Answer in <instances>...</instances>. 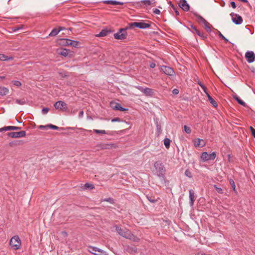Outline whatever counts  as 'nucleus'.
Returning a JSON list of instances; mask_svg holds the SVG:
<instances>
[{
	"label": "nucleus",
	"mask_w": 255,
	"mask_h": 255,
	"mask_svg": "<svg viewBox=\"0 0 255 255\" xmlns=\"http://www.w3.org/2000/svg\"><path fill=\"white\" fill-rule=\"evenodd\" d=\"M5 76H0V80H3L5 79Z\"/></svg>",
	"instance_id": "obj_61"
},
{
	"label": "nucleus",
	"mask_w": 255,
	"mask_h": 255,
	"mask_svg": "<svg viewBox=\"0 0 255 255\" xmlns=\"http://www.w3.org/2000/svg\"><path fill=\"white\" fill-rule=\"evenodd\" d=\"M116 230L119 235L126 239L133 242H138L139 241V239L132 234L129 230L123 229L119 226H116Z\"/></svg>",
	"instance_id": "obj_1"
},
{
	"label": "nucleus",
	"mask_w": 255,
	"mask_h": 255,
	"mask_svg": "<svg viewBox=\"0 0 255 255\" xmlns=\"http://www.w3.org/2000/svg\"><path fill=\"white\" fill-rule=\"evenodd\" d=\"M231 5L233 8H235L236 7V3L234 1L231 2Z\"/></svg>",
	"instance_id": "obj_57"
},
{
	"label": "nucleus",
	"mask_w": 255,
	"mask_h": 255,
	"mask_svg": "<svg viewBox=\"0 0 255 255\" xmlns=\"http://www.w3.org/2000/svg\"><path fill=\"white\" fill-rule=\"evenodd\" d=\"M137 25H138L137 22H134L129 23V27L130 28H132L134 27H137Z\"/></svg>",
	"instance_id": "obj_37"
},
{
	"label": "nucleus",
	"mask_w": 255,
	"mask_h": 255,
	"mask_svg": "<svg viewBox=\"0 0 255 255\" xmlns=\"http://www.w3.org/2000/svg\"><path fill=\"white\" fill-rule=\"evenodd\" d=\"M54 106L56 109L59 110L66 111L67 109V104L62 101H59L56 102Z\"/></svg>",
	"instance_id": "obj_8"
},
{
	"label": "nucleus",
	"mask_w": 255,
	"mask_h": 255,
	"mask_svg": "<svg viewBox=\"0 0 255 255\" xmlns=\"http://www.w3.org/2000/svg\"><path fill=\"white\" fill-rule=\"evenodd\" d=\"M185 174L186 176H187L189 178H191L192 176V173L189 169L186 170V171L185 172Z\"/></svg>",
	"instance_id": "obj_38"
},
{
	"label": "nucleus",
	"mask_w": 255,
	"mask_h": 255,
	"mask_svg": "<svg viewBox=\"0 0 255 255\" xmlns=\"http://www.w3.org/2000/svg\"><path fill=\"white\" fill-rule=\"evenodd\" d=\"M230 15L232 17L233 22L235 24H240L243 22V18L242 16L239 14L232 12L230 14Z\"/></svg>",
	"instance_id": "obj_9"
},
{
	"label": "nucleus",
	"mask_w": 255,
	"mask_h": 255,
	"mask_svg": "<svg viewBox=\"0 0 255 255\" xmlns=\"http://www.w3.org/2000/svg\"><path fill=\"white\" fill-rule=\"evenodd\" d=\"M157 129L159 131V132H160V128H158V127L157 126Z\"/></svg>",
	"instance_id": "obj_63"
},
{
	"label": "nucleus",
	"mask_w": 255,
	"mask_h": 255,
	"mask_svg": "<svg viewBox=\"0 0 255 255\" xmlns=\"http://www.w3.org/2000/svg\"><path fill=\"white\" fill-rule=\"evenodd\" d=\"M179 5L184 11H187L189 10V5L186 0H180Z\"/></svg>",
	"instance_id": "obj_14"
},
{
	"label": "nucleus",
	"mask_w": 255,
	"mask_h": 255,
	"mask_svg": "<svg viewBox=\"0 0 255 255\" xmlns=\"http://www.w3.org/2000/svg\"><path fill=\"white\" fill-rule=\"evenodd\" d=\"M219 36L222 39H224L226 42L228 41V40L220 31H219Z\"/></svg>",
	"instance_id": "obj_42"
},
{
	"label": "nucleus",
	"mask_w": 255,
	"mask_h": 255,
	"mask_svg": "<svg viewBox=\"0 0 255 255\" xmlns=\"http://www.w3.org/2000/svg\"><path fill=\"white\" fill-rule=\"evenodd\" d=\"M201 88L202 89V90H203V91L204 92V93L206 94V95L207 96V94H209V93H208L207 92V89L206 88V87L203 85H201Z\"/></svg>",
	"instance_id": "obj_46"
},
{
	"label": "nucleus",
	"mask_w": 255,
	"mask_h": 255,
	"mask_svg": "<svg viewBox=\"0 0 255 255\" xmlns=\"http://www.w3.org/2000/svg\"><path fill=\"white\" fill-rule=\"evenodd\" d=\"M60 44L62 46H70V39L67 38H63L60 40Z\"/></svg>",
	"instance_id": "obj_20"
},
{
	"label": "nucleus",
	"mask_w": 255,
	"mask_h": 255,
	"mask_svg": "<svg viewBox=\"0 0 255 255\" xmlns=\"http://www.w3.org/2000/svg\"><path fill=\"white\" fill-rule=\"evenodd\" d=\"M240 0L242 2H246V3L248 2V0Z\"/></svg>",
	"instance_id": "obj_62"
},
{
	"label": "nucleus",
	"mask_w": 255,
	"mask_h": 255,
	"mask_svg": "<svg viewBox=\"0 0 255 255\" xmlns=\"http://www.w3.org/2000/svg\"><path fill=\"white\" fill-rule=\"evenodd\" d=\"M103 201L109 202H110L111 203H113V202H113L114 201L113 199L112 198H111L105 199L103 200Z\"/></svg>",
	"instance_id": "obj_49"
},
{
	"label": "nucleus",
	"mask_w": 255,
	"mask_h": 255,
	"mask_svg": "<svg viewBox=\"0 0 255 255\" xmlns=\"http://www.w3.org/2000/svg\"><path fill=\"white\" fill-rule=\"evenodd\" d=\"M170 142L171 140L168 138H165L164 139V144L167 149L169 148Z\"/></svg>",
	"instance_id": "obj_31"
},
{
	"label": "nucleus",
	"mask_w": 255,
	"mask_h": 255,
	"mask_svg": "<svg viewBox=\"0 0 255 255\" xmlns=\"http://www.w3.org/2000/svg\"><path fill=\"white\" fill-rule=\"evenodd\" d=\"M201 88L202 89V90H203V91L204 92V93L206 94V95L207 96V94H209V93H208L207 92V89L206 88V87L203 85H201Z\"/></svg>",
	"instance_id": "obj_45"
},
{
	"label": "nucleus",
	"mask_w": 255,
	"mask_h": 255,
	"mask_svg": "<svg viewBox=\"0 0 255 255\" xmlns=\"http://www.w3.org/2000/svg\"><path fill=\"white\" fill-rule=\"evenodd\" d=\"M127 33L125 29H121L117 33L114 34V37L116 39L124 40L127 38Z\"/></svg>",
	"instance_id": "obj_4"
},
{
	"label": "nucleus",
	"mask_w": 255,
	"mask_h": 255,
	"mask_svg": "<svg viewBox=\"0 0 255 255\" xmlns=\"http://www.w3.org/2000/svg\"><path fill=\"white\" fill-rule=\"evenodd\" d=\"M172 93L173 94L177 95L179 93V90L177 89H174L173 90Z\"/></svg>",
	"instance_id": "obj_53"
},
{
	"label": "nucleus",
	"mask_w": 255,
	"mask_h": 255,
	"mask_svg": "<svg viewBox=\"0 0 255 255\" xmlns=\"http://www.w3.org/2000/svg\"><path fill=\"white\" fill-rule=\"evenodd\" d=\"M89 248L91 249L94 252H98L100 253H102V252H103V251L101 249H99L97 247L90 246Z\"/></svg>",
	"instance_id": "obj_36"
},
{
	"label": "nucleus",
	"mask_w": 255,
	"mask_h": 255,
	"mask_svg": "<svg viewBox=\"0 0 255 255\" xmlns=\"http://www.w3.org/2000/svg\"><path fill=\"white\" fill-rule=\"evenodd\" d=\"M150 67L152 68H153L155 67V64L154 63H151L150 64Z\"/></svg>",
	"instance_id": "obj_59"
},
{
	"label": "nucleus",
	"mask_w": 255,
	"mask_h": 255,
	"mask_svg": "<svg viewBox=\"0 0 255 255\" xmlns=\"http://www.w3.org/2000/svg\"><path fill=\"white\" fill-rule=\"evenodd\" d=\"M250 129L252 134V135L255 138V129L252 127H250Z\"/></svg>",
	"instance_id": "obj_48"
},
{
	"label": "nucleus",
	"mask_w": 255,
	"mask_h": 255,
	"mask_svg": "<svg viewBox=\"0 0 255 255\" xmlns=\"http://www.w3.org/2000/svg\"><path fill=\"white\" fill-rule=\"evenodd\" d=\"M120 121H121V119L119 118H114L112 120V122H120Z\"/></svg>",
	"instance_id": "obj_52"
},
{
	"label": "nucleus",
	"mask_w": 255,
	"mask_h": 255,
	"mask_svg": "<svg viewBox=\"0 0 255 255\" xmlns=\"http://www.w3.org/2000/svg\"><path fill=\"white\" fill-rule=\"evenodd\" d=\"M214 187L216 189L217 192L220 194H222L223 193V190L222 188L218 187L216 185H214Z\"/></svg>",
	"instance_id": "obj_39"
},
{
	"label": "nucleus",
	"mask_w": 255,
	"mask_h": 255,
	"mask_svg": "<svg viewBox=\"0 0 255 255\" xmlns=\"http://www.w3.org/2000/svg\"><path fill=\"white\" fill-rule=\"evenodd\" d=\"M93 132L97 134H106L107 132L105 130L94 129Z\"/></svg>",
	"instance_id": "obj_33"
},
{
	"label": "nucleus",
	"mask_w": 255,
	"mask_h": 255,
	"mask_svg": "<svg viewBox=\"0 0 255 255\" xmlns=\"http://www.w3.org/2000/svg\"><path fill=\"white\" fill-rule=\"evenodd\" d=\"M150 26V24L143 22H138L137 27L141 29L148 28Z\"/></svg>",
	"instance_id": "obj_19"
},
{
	"label": "nucleus",
	"mask_w": 255,
	"mask_h": 255,
	"mask_svg": "<svg viewBox=\"0 0 255 255\" xmlns=\"http://www.w3.org/2000/svg\"><path fill=\"white\" fill-rule=\"evenodd\" d=\"M87 131L91 132L92 131L91 130H87Z\"/></svg>",
	"instance_id": "obj_64"
},
{
	"label": "nucleus",
	"mask_w": 255,
	"mask_h": 255,
	"mask_svg": "<svg viewBox=\"0 0 255 255\" xmlns=\"http://www.w3.org/2000/svg\"><path fill=\"white\" fill-rule=\"evenodd\" d=\"M195 255H209L208 254H206L202 252H200L197 253Z\"/></svg>",
	"instance_id": "obj_56"
},
{
	"label": "nucleus",
	"mask_w": 255,
	"mask_h": 255,
	"mask_svg": "<svg viewBox=\"0 0 255 255\" xmlns=\"http://www.w3.org/2000/svg\"><path fill=\"white\" fill-rule=\"evenodd\" d=\"M15 102L19 105H23L25 103V102L23 100L18 99H16Z\"/></svg>",
	"instance_id": "obj_44"
},
{
	"label": "nucleus",
	"mask_w": 255,
	"mask_h": 255,
	"mask_svg": "<svg viewBox=\"0 0 255 255\" xmlns=\"http://www.w3.org/2000/svg\"><path fill=\"white\" fill-rule=\"evenodd\" d=\"M7 135L12 138L22 137L26 135V132L23 130L18 132H10L8 133Z\"/></svg>",
	"instance_id": "obj_10"
},
{
	"label": "nucleus",
	"mask_w": 255,
	"mask_h": 255,
	"mask_svg": "<svg viewBox=\"0 0 255 255\" xmlns=\"http://www.w3.org/2000/svg\"><path fill=\"white\" fill-rule=\"evenodd\" d=\"M153 13L155 14H159L160 13V11L157 8H155L153 10Z\"/></svg>",
	"instance_id": "obj_50"
},
{
	"label": "nucleus",
	"mask_w": 255,
	"mask_h": 255,
	"mask_svg": "<svg viewBox=\"0 0 255 255\" xmlns=\"http://www.w3.org/2000/svg\"><path fill=\"white\" fill-rule=\"evenodd\" d=\"M193 143L195 147H203L206 145V141L200 138H196L193 140Z\"/></svg>",
	"instance_id": "obj_11"
},
{
	"label": "nucleus",
	"mask_w": 255,
	"mask_h": 255,
	"mask_svg": "<svg viewBox=\"0 0 255 255\" xmlns=\"http://www.w3.org/2000/svg\"><path fill=\"white\" fill-rule=\"evenodd\" d=\"M113 109L119 110L120 111H126L127 110V109L123 108L121 105L119 103H116L115 106L113 107Z\"/></svg>",
	"instance_id": "obj_24"
},
{
	"label": "nucleus",
	"mask_w": 255,
	"mask_h": 255,
	"mask_svg": "<svg viewBox=\"0 0 255 255\" xmlns=\"http://www.w3.org/2000/svg\"><path fill=\"white\" fill-rule=\"evenodd\" d=\"M192 28L194 30L195 32L197 33L199 36L204 37V34L203 32L200 31L199 30H198L195 26H192Z\"/></svg>",
	"instance_id": "obj_26"
},
{
	"label": "nucleus",
	"mask_w": 255,
	"mask_h": 255,
	"mask_svg": "<svg viewBox=\"0 0 255 255\" xmlns=\"http://www.w3.org/2000/svg\"><path fill=\"white\" fill-rule=\"evenodd\" d=\"M12 83L13 84V85H14L15 86H16L17 87H19L21 85V82L19 81H16V80L12 81Z\"/></svg>",
	"instance_id": "obj_34"
},
{
	"label": "nucleus",
	"mask_w": 255,
	"mask_h": 255,
	"mask_svg": "<svg viewBox=\"0 0 255 255\" xmlns=\"http://www.w3.org/2000/svg\"><path fill=\"white\" fill-rule=\"evenodd\" d=\"M136 88L146 96H152L154 94L153 90L149 88H143L141 86H137Z\"/></svg>",
	"instance_id": "obj_7"
},
{
	"label": "nucleus",
	"mask_w": 255,
	"mask_h": 255,
	"mask_svg": "<svg viewBox=\"0 0 255 255\" xmlns=\"http://www.w3.org/2000/svg\"><path fill=\"white\" fill-rule=\"evenodd\" d=\"M197 83H198V85H200V87H201V85H203V84L200 81H198L197 82Z\"/></svg>",
	"instance_id": "obj_60"
},
{
	"label": "nucleus",
	"mask_w": 255,
	"mask_h": 255,
	"mask_svg": "<svg viewBox=\"0 0 255 255\" xmlns=\"http://www.w3.org/2000/svg\"><path fill=\"white\" fill-rule=\"evenodd\" d=\"M198 18L202 23H204V21L203 20H206L203 17H202L201 16H198Z\"/></svg>",
	"instance_id": "obj_54"
},
{
	"label": "nucleus",
	"mask_w": 255,
	"mask_h": 255,
	"mask_svg": "<svg viewBox=\"0 0 255 255\" xmlns=\"http://www.w3.org/2000/svg\"><path fill=\"white\" fill-rule=\"evenodd\" d=\"M9 245L14 250H17L20 248L21 241L18 236H14L10 239Z\"/></svg>",
	"instance_id": "obj_3"
},
{
	"label": "nucleus",
	"mask_w": 255,
	"mask_h": 255,
	"mask_svg": "<svg viewBox=\"0 0 255 255\" xmlns=\"http://www.w3.org/2000/svg\"><path fill=\"white\" fill-rule=\"evenodd\" d=\"M79 44V41L70 39V46H71L73 47H77Z\"/></svg>",
	"instance_id": "obj_30"
},
{
	"label": "nucleus",
	"mask_w": 255,
	"mask_h": 255,
	"mask_svg": "<svg viewBox=\"0 0 255 255\" xmlns=\"http://www.w3.org/2000/svg\"><path fill=\"white\" fill-rule=\"evenodd\" d=\"M48 128L53 129H58L59 128L56 126L50 124L48 125Z\"/></svg>",
	"instance_id": "obj_41"
},
{
	"label": "nucleus",
	"mask_w": 255,
	"mask_h": 255,
	"mask_svg": "<svg viewBox=\"0 0 255 255\" xmlns=\"http://www.w3.org/2000/svg\"><path fill=\"white\" fill-rule=\"evenodd\" d=\"M183 128L186 133L189 134L191 132V129L190 127L187 126H184Z\"/></svg>",
	"instance_id": "obj_35"
},
{
	"label": "nucleus",
	"mask_w": 255,
	"mask_h": 255,
	"mask_svg": "<svg viewBox=\"0 0 255 255\" xmlns=\"http://www.w3.org/2000/svg\"><path fill=\"white\" fill-rule=\"evenodd\" d=\"M118 147V145L117 144L115 143H109V144H105L104 145H103L102 148L103 149H110V148H116Z\"/></svg>",
	"instance_id": "obj_18"
},
{
	"label": "nucleus",
	"mask_w": 255,
	"mask_h": 255,
	"mask_svg": "<svg viewBox=\"0 0 255 255\" xmlns=\"http://www.w3.org/2000/svg\"><path fill=\"white\" fill-rule=\"evenodd\" d=\"M207 97H208V99L209 100V101H210V103L214 107H217L218 106V104H217V103L215 101V100H214L212 97L209 95V94H207Z\"/></svg>",
	"instance_id": "obj_25"
},
{
	"label": "nucleus",
	"mask_w": 255,
	"mask_h": 255,
	"mask_svg": "<svg viewBox=\"0 0 255 255\" xmlns=\"http://www.w3.org/2000/svg\"><path fill=\"white\" fill-rule=\"evenodd\" d=\"M204 21V23L203 24L204 25L205 27V28L208 30V31H210L211 30V27L210 26V24L207 21V20H203Z\"/></svg>",
	"instance_id": "obj_32"
},
{
	"label": "nucleus",
	"mask_w": 255,
	"mask_h": 255,
	"mask_svg": "<svg viewBox=\"0 0 255 255\" xmlns=\"http://www.w3.org/2000/svg\"><path fill=\"white\" fill-rule=\"evenodd\" d=\"M161 70L163 71L165 74L169 76L174 75L175 74L174 71L173 69L168 66H162L161 67Z\"/></svg>",
	"instance_id": "obj_12"
},
{
	"label": "nucleus",
	"mask_w": 255,
	"mask_h": 255,
	"mask_svg": "<svg viewBox=\"0 0 255 255\" xmlns=\"http://www.w3.org/2000/svg\"><path fill=\"white\" fill-rule=\"evenodd\" d=\"M142 3L146 5H150L151 4V2L149 0H144L142 1Z\"/></svg>",
	"instance_id": "obj_43"
},
{
	"label": "nucleus",
	"mask_w": 255,
	"mask_h": 255,
	"mask_svg": "<svg viewBox=\"0 0 255 255\" xmlns=\"http://www.w3.org/2000/svg\"><path fill=\"white\" fill-rule=\"evenodd\" d=\"M189 198H190V205L193 206L195 200V196L194 191L190 189L189 190Z\"/></svg>",
	"instance_id": "obj_17"
},
{
	"label": "nucleus",
	"mask_w": 255,
	"mask_h": 255,
	"mask_svg": "<svg viewBox=\"0 0 255 255\" xmlns=\"http://www.w3.org/2000/svg\"><path fill=\"white\" fill-rule=\"evenodd\" d=\"M234 99L238 102V103L244 106V107H246V104L245 103V102H244L243 100H242L238 96H235L234 97Z\"/></svg>",
	"instance_id": "obj_28"
},
{
	"label": "nucleus",
	"mask_w": 255,
	"mask_h": 255,
	"mask_svg": "<svg viewBox=\"0 0 255 255\" xmlns=\"http://www.w3.org/2000/svg\"><path fill=\"white\" fill-rule=\"evenodd\" d=\"M49 111V109L48 108H43L42 110V112L43 114H46Z\"/></svg>",
	"instance_id": "obj_47"
},
{
	"label": "nucleus",
	"mask_w": 255,
	"mask_h": 255,
	"mask_svg": "<svg viewBox=\"0 0 255 255\" xmlns=\"http://www.w3.org/2000/svg\"><path fill=\"white\" fill-rule=\"evenodd\" d=\"M85 187L89 188L90 189H93L94 188V186L93 184L87 183L85 184Z\"/></svg>",
	"instance_id": "obj_40"
},
{
	"label": "nucleus",
	"mask_w": 255,
	"mask_h": 255,
	"mask_svg": "<svg viewBox=\"0 0 255 255\" xmlns=\"http://www.w3.org/2000/svg\"><path fill=\"white\" fill-rule=\"evenodd\" d=\"M229 182H230V184H231V186H232V188H233V191H234V192L237 194V191L236 189V185H235V183L234 182V181L232 179H230L229 180Z\"/></svg>",
	"instance_id": "obj_29"
},
{
	"label": "nucleus",
	"mask_w": 255,
	"mask_h": 255,
	"mask_svg": "<svg viewBox=\"0 0 255 255\" xmlns=\"http://www.w3.org/2000/svg\"><path fill=\"white\" fill-rule=\"evenodd\" d=\"M108 31L106 29H103L98 34L96 35L97 37H104L108 34Z\"/></svg>",
	"instance_id": "obj_27"
},
{
	"label": "nucleus",
	"mask_w": 255,
	"mask_h": 255,
	"mask_svg": "<svg viewBox=\"0 0 255 255\" xmlns=\"http://www.w3.org/2000/svg\"><path fill=\"white\" fill-rule=\"evenodd\" d=\"M155 172L159 177H163L165 172V168L163 164L160 161L155 162L154 165Z\"/></svg>",
	"instance_id": "obj_2"
},
{
	"label": "nucleus",
	"mask_w": 255,
	"mask_h": 255,
	"mask_svg": "<svg viewBox=\"0 0 255 255\" xmlns=\"http://www.w3.org/2000/svg\"><path fill=\"white\" fill-rule=\"evenodd\" d=\"M13 59L12 56H7L3 54H0V61L12 60Z\"/></svg>",
	"instance_id": "obj_21"
},
{
	"label": "nucleus",
	"mask_w": 255,
	"mask_h": 255,
	"mask_svg": "<svg viewBox=\"0 0 255 255\" xmlns=\"http://www.w3.org/2000/svg\"><path fill=\"white\" fill-rule=\"evenodd\" d=\"M104 3H106V4H112V5H117V4L123 5L124 4V2L118 1L116 0H106L104 1Z\"/></svg>",
	"instance_id": "obj_22"
},
{
	"label": "nucleus",
	"mask_w": 255,
	"mask_h": 255,
	"mask_svg": "<svg viewBox=\"0 0 255 255\" xmlns=\"http://www.w3.org/2000/svg\"><path fill=\"white\" fill-rule=\"evenodd\" d=\"M216 152H213L210 154H208L207 152H204L202 153L201 158L204 161H208L210 160H214L216 158Z\"/></svg>",
	"instance_id": "obj_5"
},
{
	"label": "nucleus",
	"mask_w": 255,
	"mask_h": 255,
	"mask_svg": "<svg viewBox=\"0 0 255 255\" xmlns=\"http://www.w3.org/2000/svg\"><path fill=\"white\" fill-rule=\"evenodd\" d=\"M20 129V128L18 127L6 126V127H4L2 128H0V132L3 131L10 130H18Z\"/></svg>",
	"instance_id": "obj_16"
},
{
	"label": "nucleus",
	"mask_w": 255,
	"mask_h": 255,
	"mask_svg": "<svg viewBox=\"0 0 255 255\" xmlns=\"http://www.w3.org/2000/svg\"><path fill=\"white\" fill-rule=\"evenodd\" d=\"M245 58L249 63H252L255 60V54L253 51H247L245 54Z\"/></svg>",
	"instance_id": "obj_13"
},
{
	"label": "nucleus",
	"mask_w": 255,
	"mask_h": 255,
	"mask_svg": "<svg viewBox=\"0 0 255 255\" xmlns=\"http://www.w3.org/2000/svg\"><path fill=\"white\" fill-rule=\"evenodd\" d=\"M83 115H84V112H83V111H80V112H79V117L80 118H82V117H83Z\"/></svg>",
	"instance_id": "obj_58"
},
{
	"label": "nucleus",
	"mask_w": 255,
	"mask_h": 255,
	"mask_svg": "<svg viewBox=\"0 0 255 255\" xmlns=\"http://www.w3.org/2000/svg\"><path fill=\"white\" fill-rule=\"evenodd\" d=\"M56 52L58 55H61L65 57L69 56L70 57L72 56V54L71 53L69 50L65 48H59L57 49Z\"/></svg>",
	"instance_id": "obj_6"
},
{
	"label": "nucleus",
	"mask_w": 255,
	"mask_h": 255,
	"mask_svg": "<svg viewBox=\"0 0 255 255\" xmlns=\"http://www.w3.org/2000/svg\"><path fill=\"white\" fill-rule=\"evenodd\" d=\"M9 90L4 87H0V95L5 96L8 94Z\"/></svg>",
	"instance_id": "obj_23"
},
{
	"label": "nucleus",
	"mask_w": 255,
	"mask_h": 255,
	"mask_svg": "<svg viewBox=\"0 0 255 255\" xmlns=\"http://www.w3.org/2000/svg\"><path fill=\"white\" fill-rule=\"evenodd\" d=\"M65 29L63 27H59L58 28H55L52 29L49 35L50 36H56L60 31L63 30Z\"/></svg>",
	"instance_id": "obj_15"
},
{
	"label": "nucleus",
	"mask_w": 255,
	"mask_h": 255,
	"mask_svg": "<svg viewBox=\"0 0 255 255\" xmlns=\"http://www.w3.org/2000/svg\"><path fill=\"white\" fill-rule=\"evenodd\" d=\"M47 128H49L48 125H46V126L41 125L39 127V128L41 129H47Z\"/></svg>",
	"instance_id": "obj_51"
},
{
	"label": "nucleus",
	"mask_w": 255,
	"mask_h": 255,
	"mask_svg": "<svg viewBox=\"0 0 255 255\" xmlns=\"http://www.w3.org/2000/svg\"><path fill=\"white\" fill-rule=\"evenodd\" d=\"M147 198L148 199V200L151 203H154L156 201V200H154V199H152L151 198H150L148 196H147Z\"/></svg>",
	"instance_id": "obj_55"
}]
</instances>
